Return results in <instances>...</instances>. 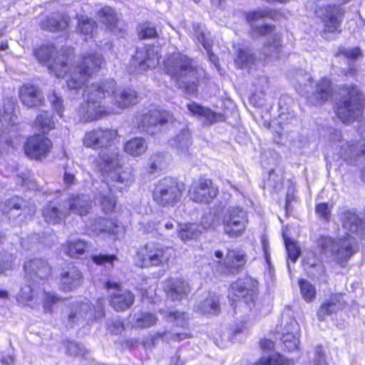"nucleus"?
Listing matches in <instances>:
<instances>
[{"instance_id": "f257e3e1", "label": "nucleus", "mask_w": 365, "mask_h": 365, "mask_svg": "<svg viewBox=\"0 0 365 365\" xmlns=\"http://www.w3.org/2000/svg\"><path fill=\"white\" fill-rule=\"evenodd\" d=\"M83 145L93 149L106 148L96 160V170L106 182L110 193L122 190L133 181L131 173L122 170L121 156L117 148H110L118 141V132L113 129L98 128L86 133Z\"/></svg>"}, {"instance_id": "f03ea898", "label": "nucleus", "mask_w": 365, "mask_h": 365, "mask_svg": "<svg viewBox=\"0 0 365 365\" xmlns=\"http://www.w3.org/2000/svg\"><path fill=\"white\" fill-rule=\"evenodd\" d=\"M53 46H41L34 53L41 63L46 65L57 78H66L71 90L80 88L88 77L96 73L103 63L101 55L97 53L83 54L76 66H69L68 56L58 55L53 59Z\"/></svg>"}, {"instance_id": "7ed1b4c3", "label": "nucleus", "mask_w": 365, "mask_h": 365, "mask_svg": "<svg viewBox=\"0 0 365 365\" xmlns=\"http://www.w3.org/2000/svg\"><path fill=\"white\" fill-rule=\"evenodd\" d=\"M24 270L30 283L21 288L16 297L18 302L31 307L41 302L45 311L51 312V305L58 302L59 298L53 293L41 290L39 287L50 274V267L45 261L35 259L26 262Z\"/></svg>"}, {"instance_id": "20e7f679", "label": "nucleus", "mask_w": 365, "mask_h": 365, "mask_svg": "<svg viewBox=\"0 0 365 365\" xmlns=\"http://www.w3.org/2000/svg\"><path fill=\"white\" fill-rule=\"evenodd\" d=\"M165 69L168 74L177 81L184 84L189 94L196 91L195 81L197 80L198 70L192 66V61L180 53H174L165 62Z\"/></svg>"}, {"instance_id": "39448f33", "label": "nucleus", "mask_w": 365, "mask_h": 365, "mask_svg": "<svg viewBox=\"0 0 365 365\" xmlns=\"http://www.w3.org/2000/svg\"><path fill=\"white\" fill-rule=\"evenodd\" d=\"M104 88L100 84H91L84 91L86 101L78 110L79 118L82 121L97 120L107 114L116 113L118 110L113 108H106L101 105V101L105 98Z\"/></svg>"}, {"instance_id": "423d86ee", "label": "nucleus", "mask_w": 365, "mask_h": 365, "mask_svg": "<svg viewBox=\"0 0 365 365\" xmlns=\"http://www.w3.org/2000/svg\"><path fill=\"white\" fill-rule=\"evenodd\" d=\"M343 94L346 96L336 103V113L344 123H350L362 115L364 96L356 86L344 89Z\"/></svg>"}, {"instance_id": "0eeeda50", "label": "nucleus", "mask_w": 365, "mask_h": 365, "mask_svg": "<svg viewBox=\"0 0 365 365\" xmlns=\"http://www.w3.org/2000/svg\"><path fill=\"white\" fill-rule=\"evenodd\" d=\"M172 256L170 247L160 243L149 242L137 253L135 262L140 267H157L167 263Z\"/></svg>"}, {"instance_id": "6e6552de", "label": "nucleus", "mask_w": 365, "mask_h": 365, "mask_svg": "<svg viewBox=\"0 0 365 365\" xmlns=\"http://www.w3.org/2000/svg\"><path fill=\"white\" fill-rule=\"evenodd\" d=\"M317 16L323 24L322 36L326 38L340 32L342 11L339 6L331 4L318 6L315 11Z\"/></svg>"}, {"instance_id": "1a4fd4ad", "label": "nucleus", "mask_w": 365, "mask_h": 365, "mask_svg": "<svg viewBox=\"0 0 365 365\" xmlns=\"http://www.w3.org/2000/svg\"><path fill=\"white\" fill-rule=\"evenodd\" d=\"M319 244L324 252H329L334 256L337 262L342 264L354 253L355 239L348 234L338 242L334 241L331 237H324L319 240Z\"/></svg>"}, {"instance_id": "9d476101", "label": "nucleus", "mask_w": 365, "mask_h": 365, "mask_svg": "<svg viewBox=\"0 0 365 365\" xmlns=\"http://www.w3.org/2000/svg\"><path fill=\"white\" fill-rule=\"evenodd\" d=\"M181 195L180 186L171 178L159 180L153 190V200L163 206L173 205L180 200Z\"/></svg>"}, {"instance_id": "9b49d317", "label": "nucleus", "mask_w": 365, "mask_h": 365, "mask_svg": "<svg viewBox=\"0 0 365 365\" xmlns=\"http://www.w3.org/2000/svg\"><path fill=\"white\" fill-rule=\"evenodd\" d=\"M103 314L104 312L101 303L97 304L93 310L87 300L84 302L76 301L72 304L68 317V322L71 327L74 324H82L84 322L88 323L93 319L102 317Z\"/></svg>"}, {"instance_id": "f8f14e48", "label": "nucleus", "mask_w": 365, "mask_h": 365, "mask_svg": "<svg viewBox=\"0 0 365 365\" xmlns=\"http://www.w3.org/2000/svg\"><path fill=\"white\" fill-rule=\"evenodd\" d=\"M306 82L303 83L299 82L296 86L297 91L302 96H307L311 99L312 103H314V99H316L315 103H319L320 101H324L329 99L331 96V87L330 81L328 78H322L319 83L313 85L311 78L307 76Z\"/></svg>"}, {"instance_id": "ddd939ff", "label": "nucleus", "mask_w": 365, "mask_h": 365, "mask_svg": "<svg viewBox=\"0 0 365 365\" xmlns=\"http://www.w3.org/2000/svg\"><path fill=\"white\" fill-rule=\"evenodd\" d=\"M224 231L232 237L242 235L248 224L247 214L242 208L235 206L227 209L223 220Z\"/></svg>"}, {"instance_id": "4468645a", "label": "nucleus", "mask_w": 365, "mask_h": 365, "mask_svg": "<svg viewBox=\"0 0 365 365\" xmlns=\"http://www.w3.org/2000/svg\"><path fill=\"white\" fill-rule=\"evenodd\" d=\"M100 86L104 88L105 98L111 93L113 95V100L116 107V108H113L118 112V110L125 109L138 103V97L135 91L130 88L115 91V83L113 80H107Z\"/></svg>"}, {"instance_id": "2eb2a0df", "label": "nucleus", "mask_w": 365, "mask_h": 365, "mask_svg": "<svg viewBox=\"0 0 365 365\" xmlns=\"http://www.w3.org/2000/svg\"><path fill=\"white\" fill-rule=\"evenodd\" d=\"M17 116L15 113V104L12 100L7 99L4 101L2 105L0 106V129H4L2 135L0 136V149H4L2 145V140H6V145H11L15 147L16 145L13 144V141L10 139L8 140L4 136L6 131L9 133L11 130L10 127L16 125Z\"/></svg>"}, {"instance_id": "dca6fc26", "label": "nucleus", "mask_w": 365, "mask_h": 365, "mask_svg": "<svg viewBox=\"0 0 365 365\" xmlns=\"http://www.w3.org/2000/svg\"><path fill=\"white\" fill-rule=\"evenodd\" d=\"M245 253L242 250H229L224 258L223 252L220 250L215 252V265L216 269L225 272L227 269H237L245 263Z\"/></svg>"}, {"instance_id": "f3484780", "label": "nucleus", "mask_w": 365, "mask_h": 365, "mask_svg": "<svg viewBox=\"0 0 365 365\" xmlns=\"http://www.w3.org/2000/svg\"><path fill=\"white\" fill-rule=\"evenodd\" d=\"M218 193V189L209 179L200 178L194 182L190 187V197L197 202H209Z\"/></svg>"}, {"instance_id": "a211bd4d", "label": "nucleus", "mask_w": 365, "mask_h": 365, "mask_svg": "<svg viewBox=\"0 0 365 365\" xmlns=\"http://www.w3.org/2000/svg\"><path fill=\"white\" fill-rule=\"evenodd\" d=\"M110 294V305L117 311H122L129 308L134 302L133 294L120 288L118 284L108 282L106 284Z\"/></svg>"}, {"instance_id": "6ab92c4d", "label": "nucleus", "mask_w": 365, "mask_h": 365, "mask_svg": "<svg viewBox=\"0 0 365 365\" xmlns=\"http://www.w3.org/2000/svg\"><path fill=\"white\" fill-rule=\"evenodd\" d=\"M89 235H106L115 240L125 232L124 227L121 223L113 220L99 218L88 225Z\"/></svg>"}, {"instance_id": "aec40b11", "label": "nucleus", "mask_w": 365, "mask_h": 365, "mask_svg": "<svg viewBox=\"0 0 365 365\" xmlns=\"http://www.w3.org/2000/svg\"><path fill=\"white\" fill-rule=\"evenodd\" d=\"M51 145L48 138L35 135L27 140L24 146L25 153L31 158L39 159L49 153Z\"/></svg>"}, {"instance_id": "412c9836", "label": "nucleus", "mask_w": 365, "mask_h": 365, "mask_svg": "<svg viewBox=\"0 0 365 365\" xmlns=\"http://www.w3.org/2000/svg\"><path fill=\"white\" fill-rule=\"evenodd\" d=\"M255 294V282L250 278L239 279L231 285L228 297L232 302L245 299V303L252 300Z\"/></svg>"}, {"instance_id": "4be33fe9", "label": "nucleus", "mask_w": 365, "mask_h": 365, "mask_svg": "<svg viewBox=\"0 0 365 365\" xmlns=\"http://www.w3.org/2000/svg\"><path fill=\"white\" fill-rule=\"evenodd\" d=\"M172 120L173 115L168 111L154 109L143 116L138 126L153 135L155 133L153 127H155L158 124L168 123Z\"/></svg>"}, {"instance_id": "5701e85b", "label": "nucleus", "mask_w": 365, "mask_h": 365, "mask_svg": "<svg viewBox=\"0 0 365 365\" xmlns=\"http://www.w3.org/2000/svg\"><path fill=\"white\" fill-rule=\"evenodd\" d=\"M83 282L81 272L76 267H68L60 278V287L64 291H71L80 287Z\"/></svg>"}, {"instance_id": "b1692460", "label": "nucleus", "mask_w": 365, "mask_h": 365, "mask_svg": "<svg viewBox=\"0 0 365 365\" xmlns=\"http://www.w3.org/2000/svg\"><path fill=\"white\" fill-rule=\"evenodd\" d=\"M19 98L21 102L27 107H37L43 101L41 91L31 85H24L19 91Z\"/></svg>"}, {"instance_id": "393cba45", "label": "nucleus", "mask_w": 365, "mask_h": 365, "mask_svg": "<svg viewBox=\"0 0 365 365\" xmlns=\"http://www.w3.org/2000/svg\"><path fill=\"white\" fill-rule=\"evenodd\" d=\"M341 220L345 230L355 233L360 232L362 237L365 238V225L361 222V220L354 211L346 210L340 214Z\"/></svg>"}, {"instance_id": "a878e982", "label": "nucleus", "mask_w": 365, "mask_h": 365, "mask_svg": "<svg viewBox=\"0 0 365 365\" xmlns=\"http://www.w3.org/2000/svg\"><path fill=\"white\" fill-rule=\"evenodd\" d=\"M285 331L286 333L282 334V342L289 351H292L298 348L299 344V325L297 321L291 319Z\"/></svg>"}, {"instance_id": "bb28decb", "label": "nucleus", "mask_w": 365, "mask_h": 365, "mask_svg": "<svg viewBox=\"0 0 365 365\" xmlns=\"http://www.w3.org/2000/svg\"><path fill=\"white\" fill-rule=\"evenodd\" d=\"M187 107L192 115L203 118L207 123H214L222 121L224 119L223 115L220 113H216L210 109L201 106L196 103H188Z\"/></svg>"}, {"instance_id": "cd10ccee", "label": "nucleus", "mask_w": 365, "mask_h": 365, "mask_svg": "<svg viewBox=\"0 0 365 365\" xmlns=\"http://www.w3.org/2000/svg\"><path fill=\"white\" fill-rule=\"evenodd\" d=\"M341 294H334L324 302L317 312V317L319 320H324L325 318L333 313H336L343 307Z\"/></svg>"}, {"instance_id": "c85d7f7f", "label": "nucleus", "mask_w": 365, "mask_h": 365, "mask_svg": "<svg viewBox=\"0 0 365 365\" xmlns=\"http://www.w3.org/2000/svg\"><path fill=\"white\" fill-rule=\"evenodd\" d=\"M165 291L173 299H180L189 291L188 284L181 279H171L164 285Z\"/></svg>"}, {"instance_id": "c756f323", "label": "nucleus", "mask_w": 365, "mask_h": 365, "mask_svg": "<svg viewBox=\"0 0 365 365\" xmlns=\"http://www.w3.org/2000/svg\"><path fill=\"white\" fill-rule=\"evenodd\" d=\"M65 207H68V210L79 215H86L91 207V203L88 197L85 195L81 197H71L68 199Z\"/></svg>"}, {"instance_id": "7c9ffc66", "label": "nucleus", "mask_w": 365, "mask_h": 365, "mask_svg": "<svg viewBox=\"0 0 365 365\" xmlns=\"http://www.w3.org/2000/svg\"><path fill=\"white\" fill-rule=\"evenodd\" d=\"M177 231L179 238L184 242L197 240L202 232L201 226L195 223H180Z\"/></svg>"}, {"instance_id": "2f4dec72", "label": "nucleus", "mask_w": 365, "mask_h": 365, "mask_svg": "<svg viewBox=\"0 0 365 365\" xmlns=\"http://www.w3.org/2000/svg\"><path fill=\"white\" fill-rule=\"evenodd\" d=\"M365 155V143L363 142L350 145L349 143H343L340 151L341 157L346 161L352 158Z\"/></svg>"}, {"instance_id": "473e14b6", "label": "nucleus", "mask_w": 365, "mask_h": 365, "mask_svg": "<svg viewBox=\"0 0 365 365\" xmlns=\"http://www.w3.org/2000/svg\"><path fill=\"white\" fill-rule=\"evenodd\" d=\"M88 249V244L79 239H72L67 241L65 252L71 257L78 258L84 255Z\"/></svg>"}, {"instance_id": "72a5a7b5", "label": "nucleus", "mask_w": 365, "mask_h": 365, "mask_svg": "<svg viewBox=\"0 0 365 365\" xmlns=\"http://www.w3.org/2000/svg\"><path fill=\"white\" fill-rule=\"evenodd\" d=\"M68 24V17L66 15L54 14L46 21L42 22L41 26L43 29L58 31L64 29Z\"/></svg>"}, {"instance_id": "f704fd0d", "label": "nucleus", "mask_w": 365, "mask_h": 365, "mask_svg": "<svg viewBox=\"0 0 365 365\" xmlns=\"http://www.w3.org/2000/svg\"><path fill=\"white\" fill-rule=\"evenodd\" d=\"M143 56L145 57L139 62L140 66H146L148 68H155L159 63V56L153 48L146 50H138L136 52V58L140 59Z\"/></svg>"}, {"instance_id": "c9c22d12", "label": "nucleus", "mask_w": 365, "mask_h": 365, "mask_svg": "<svg viewBox=\"0 0 365 365\" xmlns=\"http://www.w3.org/2000/svg\"><path fill=\"white\" fill-rule=\"evenodd\" d=\"M125 153L132 156H139L147 150L145 141L141 138H135L128 140L124 145Z\"/></svg>"}, {"instance_id": "e433bc0d", "label": "nucleus", "mask_w": 365, "mask_h": 365, "mask_svg": "<svg viewBox=\"0 0 365 365\" xmlns=\"http://www.w3.org/2000/svg\"><path fill=\"white\" fill-rule=\"evenodd\" d=\"M101 21L110 31H113L117 26L118 18L114 11L108 6L103 7L98 11Z\"/></svg>"}, {"instance_id": "4c0bfd02", "label": "nucleus", "mask_w": 365, "mask_h": 365, "mask_svg": "<svg viewBox=\"0 0 365 365\" xmlns=\"http://www.w3.org/2000/svg\"><path fill=\"white\" fill-rule=\"evenodd\" d=\"M220 309L219 301L215 296L207 298L203 302L197 306V310L205 314H215Z\"/></svg>"}, {"instance_id": "58836bf2", "label": "nucleus", "mask_w": 365, "mask_h": 365, "mask_svg": "<svg viewBox=\"0 0 365 365\" xmlns=\"http://www.w3.org/2000/svg\"><path fill=\"white\" fill-rule=\"evenodd\" d=\"M95 28L96 23L88 17L81 16L78 19V30L85 39L93 37Z\"/></svg>"}, {"instance_id": "ea45409f", "label": "nucleus", "mask_w": 365, "mask_h": 365, "mask_svg": "<svg viewBox=\"0 0 365 365\" xmlns=\"http://www.w3.org/2000/svg\"><path fill=\"white\" fill-rule=\"evenodd\" d=\"M35 125L43 133H48L54 127V123L48 112H41L38 115Z\"/></svg>"}, {"instance_id": "a19ab883", "label": "nucleus", "mask_w": 365, "mask_h": 365, "mask_svg": "<svg viewBox=\"0 0 365 365\" xmlns=\"http://www.w3.org/2000/svg\"><path fill=\"white\" fill-rule=\"evenodd\" d=\"M43 216L48 222L56 224L65 217V213L59 212L54 206L48 205L43 210Z\"/></svg>"}, {"instance_id": "79ce46f5", "label": "nucleus", "mask_w": 365, "mask_h": 365, "mask_svg": "<svg viewBox=\"0 0 365 365\" xmlns=\"http://www.w3.org/2000/svg\"><path fill=\"white\" fill-rule=\"evenodd\" d=\"M279 37L276 34H272L269 37V43L265 45L263 50L266 55L277 58L279 53Z\"/></svg>"}, {"instance_id": "37998d69", "label": "nucleus", "mask_w": 365, "mask_h": 365, "mask_svg": "<svg viewBox=\"0 0 365 365\" xmlns=\"http://www.w3.org/2000/svg\"><path fill=\"white\" fill-rule=\"evenodd\" d=\"M292 362L279 354H273L269 357L263 356L255 365H291Z\"/></svg>"}, {"instance_id": "c03bdc74", "label": "nucleus", "mask_w": 365, "mask_h": 365, "mask_svg": "<svg viewBox=\"0 0 365 365\" xmlns=\"http://www.w3.org/2000/svg\"><path fill=\"white\" fill-rule=\"evenodd\" d=\"M299 284L302 298L307 302L314 300L316 297V289L314 285L305 279H300Z\"/></svg>"}, {"instance_id": "a18cd8bd", "label": "nucleus", "mask_w": 365, "mask_h": 365, "mask_svg": "<svg viewBox=\"0 0 365 365\" xmlns=\"http://www.w3.org/2000/svg\"><path fill=\"white\" fill-rule=\"evenodd\" d=\"M190 145V136L189 131L183 130L180 135H178L173 140L172 145L176 149H180L182 152L187 150Z\"/></svg>"}, {"instance_id": "49530a36", "label": "nucleus", "mask_w": 365, "mask_h": 365, "mask_svg": "<svg viewBox=\"0 0 365 365\" xmlns=\"http://www.w3.org/2000/svg\"><path fill=\"white\" fill-rule=\"evenodd\" d=\"M283 238L287 248L288 257L292 262H295L299 256L301 252L300 247L296 242L293 241L290 238L287 237L284 234H283Z\"/></svg>"}, {"instance_id": "de8ad7c7", "label": "nucleus", "mask_w": 365, "mask_h": 365, "mask_svg": "<svg viewBox=\"0 0 365 365\" xmlns=\"http://www.w3.org/2000/svg\"><path fill=\"white\" fill-rule=\"evenodd\" d=\"M277 12L272 10H258L249 13L247 15V20L253 26V24L258 19L269 16L271 19H277Z\"/></svg>"}, {"instance_id": "09e8293b", "label": "nucleus", "mask_w": 365, "mask_h": 365, "mask_svg": "<svg viewBox=\"0 0 365 365\" xmlns=\"http://www.w3.org/2000/svg\"><path fill=\"white\" fill-rule=\"evenodd\" d=\"M252 56L248 51L239 48L237 57L235 59V64L240 68L250 67L253 61Z\"/></svg>"}, {"instance_id": "8fccbe9b", "label": "nucleus", "mask_w": 365, "mask_h": 365, "mask_svg": "<svg viewBox=\"0 0 365 365\" xmlns=\"http://www.w3.org/2000/svg\"><path fill=\"white\" fill-rule=\"evenodd\" d=\"M157 322V318L150 313H142L135 319V326L140 328L150 327Z\"/></svg>"}, {"instance_id": "3c124183", "label": "nucleus", "mask_w": 365, "mask_h": 365, "mask_svg": "<svg viewBox=\"0 0 365 365\" xmlns=\"http://www.w3.org/2000/svg\"><path fill=\"white\" fill-rule=\"evenodd\" d=\"M220 224V217L212 213L204 215L202 218V225L204 230L215 229Z\"/></svg>"}, {"instance_id": "603ef678", "label": "nucleus", "mask_w": 365, "mask_h": 365, "mask_svg": "<svg viewBox=\"0 0 365 365\" xmlns=\"http://www.w3.org/2000/svg\"><path fill=\"white\" fill-rule=\"evenodd\" d=\"M138 34L141 38H150L155 37L157 32L155 27L148 23H145L140 26Z\"/></svg>"}, {"instance_id": "864d4df0", "label": "nucleus", "mask_w": 365, "mask_h": 365, "mask_svg": "<svg viewBox=\"0 0 365 365\" xmlns=\"http://www.w3.org/2000/svg\"><path fill=\"white\" fill-rule=\"evenodd\" d=\"M170 321L175 322L178 326L183 327L187 324V317L185 313L179 312H170L166 315Z\"/></svg>"}, {"instance_id": "5fc2aeb1", "label": "nucleus", "mask_w": 365, "mask_h": 365, "mask_svg": "<svg viewBox=\"0 0 365 365\" xmlns=\"http://www.w3.org/2000/svg\"><path fill=\"white\" fill-rule=\"evenodd\" d=\"M101 207L105 212H112L116 204L115 198L113 196H103L101 199Z\"/></svg>"}, {"instance_id": "6e6d98bb", "label": "nucleus", "mask_w": 365, "mask_h": 365, "mask_svg": "<svg viewBox=\"0 0 365 365\" xmlns=\"http://www.w3.org/2000/svg\"><path fill=\"white\" fill-rule=\"evenodd\" d=\"M67 349L68 354L73 356H81L85 353V349L82 345L73 341L68 342Z\"/></svg>"}, {"instance_id": "4d7b16f0", "label": "nucleus", "mask_w": 365, "mask_h": 365, "mask_svg": "<svg viewBox=\"0 0 365 365\" xmlns=\"http://www.w3.org/2000/svg\"><path fill=\"white\" fill-rule=\"evenodd\" d=\"M24 201L22 199L16 197L8 200L6 204V207L4 210V212H9L11 210V209L19 210L21 208L22 204Z\"/></svg>"}, {"instance_id": "13d9d810", "label": "nucleus", "mask_w": 365, "mask_h": 365, "mask_svg": "<svg viewBox=\"0 0 365 365\" xmlns=\"http://www.w3.org/2000/svg\"><path fill=\"white\" fill-rule=\"evenodd\" d=\"M309 365H328L322 347H317L314 359Z\"/></svg>"}, {"instance_id": "bf43d9fd", "label": "nucleus", "mask_w": 365, "mask_h": 365, "mask_svg": "<svg viewBox=\"0 0 365 365\" xmlns=\"http://www.w3.org/2000/svg\"><path fill=\"white\" fill-rule=\"evenodd\" d=\"M197 41L203 46L205 49L207 51L210 59L216 64V57L213 53H210V43L209 42L205 39V35L204 33H200L199 34H197Z\"/></svg>"}, {"instance_id": "052dcab7", "label": "nucleus", "mask_w": 365, "mask_h": 365, "mask_svg": "<svg viewBox=\"0 0 365 365\" xmlns=\"http://www.w3.org/2000/svg\"><path fill=\"white\" fill-rule=\"evenodd\" d=\"M330 208L327 203L318 204L316 207L317 214L324 220H328L330 216Z\"/></svg>"}, {"instance_id": "680f3d73", "label": "nucleus", "mask_w": 365, "mask_h": 365, "mask_svg": "<svg viewBox=\"0 0 365 365\" xmlns=\"http://www.w3.org/2000/svg\"><path fill=\"white\" fill-rule=\"evenodd\" d=\"M317 263L318 259L317 258L316 255L312 252H307L306 256L303 259V266L304 269H306L307 266H316Z\"/></svg>"}, {"instance_id": "e2e57ef3", "label": "nucleus", "mask_w": 365, "mask_h": 365, "mask_svg": "<svg viewBox=\"0 0 365 365\" xmlns=\"http://www.w3.org/2000/svg\"><path fill=\"white\" fill-rule=\"evenodd\" d=\"M340 52L349 59L357 58L361 54L360 48L358 47L347 49L344 48Z\"/></svg>"}, {"instance_id": "0e129e2a", "label": "nucleus", "mask_w": 365, "mask_h": 365, "mask_svg": "<svg viewBox=\"0 0 365 365\" xmlns=\"http://www.w3.org/2000/svg\"><path fill=\"white\" fill-rule=\"evenodd\" d=\"M94 262L98 264L110 263L112 264L113 262L116 259L114 255H99V256H93L92 257Z\"/></svg>"}, {"instance_id": "69168bd1", "label": "nucleus", "mask_w": 365, "mask_h": 365, "mask_svg": "<svg viewBox=\"0 0 365 365\" xmlns=\"http://www.w3.org/2000/svg\"><path fill=\"white\" fill-rule=\"evenodd\" d=\"M50 101L53 104V106L56 110V112L60 115L62 116L63 113V105L62 101L61 98H58L55 94H53L50 98Z\"/></svg>"}, {"instance_id": "338daca9", "label": "nucleus", "mask_w": 365, "mask_h": 365, "mask_svg": "<svg viewBox=\"0 0 365 365\" xmlns=\"http://www.w3.org/2000/svg\"><path fill=\"white\" fill-rule=\"evenodd\" d=\"M262 246L264 252V256L266 262L268 265L270 264V254L269 249V242L265 235H263L261 238Z\"/></svg>"}, {"instance_id": "774afa93", "label": "nucleus", "mask_w": 365, "mask_h": 365, "mask_svg": "<svg viewBox=\"0 0 365 365\" xmlns=\"http://www.w3.org/2000/svg\"><path fill=\"white\" fill-rule=\"evenodd\" d=\"M108 329L112 334H118L123 330V324L120 320L112 322V325L108 324Z\"/></svg>"}]
</instances>
